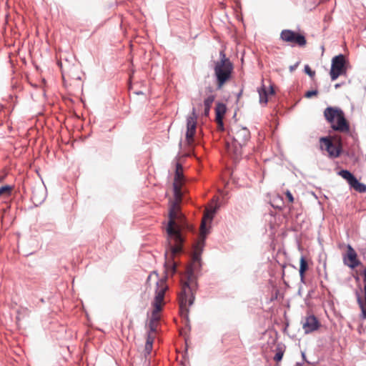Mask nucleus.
<instances>
[{"instance_id":"f257e3e1","label":"nucleus","mask_w":366,"mask_h":366,"mask_svg":"<svg viewBox=\"0 0 366 366\" xmlns=\"http://www.w3.org/2000/svg\"><path fill=\"white\" fill-rule=\"evenodd\" d=\"M216 209H206L200 226V238L194 246L192 263L187 268L185 277L182 279V287L179 294V304L181 315L187 316L189 312L188 307L194 300V293L197 287V278L194 274L201 267L200 256L203 250L204 239L207 234L206 222L211 221Z\"/></svg>"},{"instance_id":"f03ea898","label":"nucleus","mask_w":366,"mask_h":366,"mask_svg":"<svg viewBox=\"0 0 366 366\" xmlns=\"http://www.w3.org/2000/svg\"><path fill=\"white\" fill-rule=\"evenodd\" d=\"M182 199L172 202L169 206V222L166 227L167 243L171 257L179 253L184 242L181 229L184 227V217L180 212L179 203Z\"/></svg>"},{"instance_id":"7ed1b4c3","label":"nucleus","mask_w":366,"mask_h":366,"mask_svg":"<svg viewBox=\"0 0 366 366\" xmlns=\"http://www.w3.org/2000/svg\"><path fill=\"white\" fill-rule=\"evenodd\" d=\"M152 280H157V282L155 296L152 302L153 311L150 321L154 322V323H158L160 320L159 313L165 304L164 298L165 292L168 290V285L166 282L167 278L162 277L161 279H159L158 274L156 272H153L149 275L147 282H150Z\"/></svg>"},{"instance_id":"20e7f679","label":"nucleus","mask_w":366,"mask_h":366,"mask_svg":"<svg viewBox=\"0 0 366 366\" xmlns=\"http://www.w3.org/2000/svg\"><path fill=\"white\" fill-rule=\"evenodd\" d=\"M229 134L232 137L234 142L232 145L227 143V149L228 152H233L237 156L241 153L242 147L246 145L249 140L250 132L247 127L235 122L231 125Z\"/></svg>"},{"instance_id":"39448f33","label":"nucleus","mask_w":366,"mask_h":366,"mask_svg":"<svg viewBox=\"0 0 366 366\" xmlns=\"http://www.w3.org/2000/svg\"><path fill=\"white\" fill-rule=\"evenodd\" d=\"M324 117L334 131L342 133L350 132V124L341 109L328 107L324 111Z\"/></svg>"},{"instance_id":"423d86ee","label":"nucleus","mask_w":366,"mask_h":366,"mask_svg":"<svg viewBox=\"0 0 366 366\" xmlns=\"http://www.w3.org/2000/svg\"><path fill=\"white\" fill-rule=\"evenodd\" d=\"M234 66L231 61H215L214 66V76L217 79V88L221 89L230 81Z\"/></svg>"},{"instance_id":"0eeeda50","label":"nucleus","mask_w":366,"mask_h":366,"mask_svg":"<svg viewBox=\"0 0 366 366\" xmlns=\"http://www.w3.org/2000/svg\"><path fill=\"white\" fill-rule=\"evenodd\" d=\"M320 147L322 150H325L330 158L340 157L342 149V139L340 136L321 137Z\"/></svg>"},{"instance_id":"6e6552de","label":"nucleus","mask_w":366,"mask_h":366,"mask_svg":"<svg viewBox=\"0 0 366 366\" xmlns=\"http://www.w3.org/2000/svg\"><path fill=\"white\" fill-rule=\"evenodd\" d=\"M280 39L292 46L297 45L303 47L307 44V40L304 35L290 29H284L280 33Z\"/></svg>"},{"instance_id":"1a4fd4ad","label":"nucleus","mask_w":366,"mask_h":366,"mask_svg":"<svg viewBox=\"0 0 366 366\" xmlns=\"http://www.w3.org/2000/svg\"><path fill=\"white\" fill-rule=\"evenodd\" d=\"M345 59L342 54L335 56L332 60L330 77L332 81L346 73Z\"/></svg>"},{"instance_id":"9d476101","label":"nucleus","mask_w":366,"mask_h":366,"mask_svg":"<svg viewBox=\"0 0 366 366\" xmlns=\"http://www.w3.org/2000/svg\"><path fill=\"white\" fill-rule=\"evenodd\" d=\"M197 112L193 107L192 114L187 119V132L186 140L188 144H192L194 142V137L196 133Z\"/></svg>"},{"instance_id":"9b49d317","label":"nucleus","mask_w":366,"mask_h":366,"mask_svg":"<svg viewBox=\"0 0 366 366\" xmlns=\"http://www.w3.org/2000/svg\"><path fill=\"white\" fill-rule=\"evenodd\" d=\"M184 183L183 169L179 163L176 164L174 181L173 184L174 197L177 200L182 199V187Z\"/></svg>"},{"instance_id":"f8f14e48","label":"nucleus","mask_w":366,"mask_h":366,"mask_svg":"<svg viewBox=\"0 0 366 366\" xmlns=\"http://www.w3.org/2000/svg\"><path fill=\"white\" fill-rule=\"evenodd\" d=\"M338 174L345 179L351 187L359 192H365L366 186L360 183L356 177L348 170H340Z\"/></svg>"},{"instance_id":"ddd939ff","label":"nucleus","mask_w":366,"mask_h":366,"mask_svg":"<svg viewBox=\"0 0 366 366\" xmlns=\"http://www.w3.org/2000/svg\"><path fill=\"white\" fill-rule=\"evenodd\" d=\"M343 262L351 269H355L361 264L357 254L351 245L348 244L346 252L342 254Z\"/></svg>"},{"instance_id":"4468645a","label":"nucleus","mask_w":366,"mask_h":366,"mask_svg":"<svg viewBox=\"0 0 366 366\" xmlns=\"http://www.w3.org/2000/svg\"><path fill=\"white\" fill-rule=\"evenodd\" d=\"M362 274L364 277V287L362 288L360 287V290L356 291V297L362 317L366 318V267L363 270Z\"/></svg>"},{"instance_id":"2eb2a0df","label":"nucleus","mask_w":366,"mask_h":366,"mask_svg":"<svg viewBox=\"0 0 366 366\" xmlns=\"http://www.w3.org/2000/svg\"><path fill=\"white\" fill-rule=\"evenodd\" d=\"M302 329L305 334H309L317 331L321 327V323L313 315L305 317L302 322Z\"/></svg>"},{"instance_id":"dca6fc26","label":"nucleus","mask_w":366,"mask_h":366,"mask_svg":"<svg viewBox=\"0 0 366 366\" xmlns=\"http://www.w3.org/2000/svg\"><path fill=\"white\" fill-rule=\"evenodd\" d=\"M226 105L223 103H217L215 107L216 122L219 127H223V118L226 113Z\"/></svg>"},{"instance_id":"f3484780","label":"nucleus","mask_w":366,"mask_h":366,"mask_svg":"<svg viewBox=\"0 0 366 366\" xmlns=\"http://www.w3.org/2000/svg\"><path fill=\"white\" fill-rule=\"evenodd\" d=\"M300 276L301 280H302L305 278V274L306 271L308 269V264L306 259L302 256L300 260Z\"/></svg>"},{"instance_id":"a211bd4d","label":"nucleus","mask_w":366,"mask_h":366,"mask_svg":"<svg viewBox=\"0 0 366 366\" xmlns=\"http://www.w3.org/2000/svg\"><path fill=\"white\" fill-rule=\"evenodd\" d=\"M13 190V187L10 185H5L0 187V199L9 197Z\"/></svg>"},{"instance_id":"6ab92c4d","label":"nucleus","mask_w":366,"mask_h":366,"mask_svg":"<svg viewBox=\"0 0 366 366\" xmlns=\"http://www.w3.org/2000/svg\"><path fill=\"white\" fill-rule=\"evenodd\" d=\"M259 94V102L261 103L266 104L267 102V93L265 90V88L262 86L261 89L258 90Z\"/></svg>"},{"instance_id":"aec40b11","label":"nucleus","mask_w":366,"mask_h":366,"mask_svg":"<svg viewBox=\"0 0 366 366\" xmlns=\"http://www.w3.org/2000/svg\"><path fill=\"white\" fill-rule=\"evenodd\" d=\"M214 99H215L214 95L211 94V95L208 96L204 101V107L211 108L212 104H213Z\"/></svg>"},{"instance_id":"412c9836","label":"nucleus","mask_w":366,"mask_h":366,"mask_svg":"<svg viewBox=\"0 0 366 366\" xmlns=\"http://www.w3.org/2000/svg\"><path fill=\"white\" fill-rule=\"evenodd\" d=\"M165 267H166L167 274L171 273V274H173L175 273L176 266H175L174 263H169L168 262H167L165 263Z\"/></svg>"},{"instance_id":"4be33fe9","label":"nucleus","mask_w":366,"mask_h":366,"mask_svg":"<svg viewBox=\"0 0 366 366\" xmlns=\"http://www.w3.org/2000/svg\"><path fill=\"white\" fill-rule=\"evenodd\" d=\"M318 94V91L317 90H311V91H307L305 94V97L306 98H312V97H316L317 96Z\"/></svg>"},{"instance_id":"5701e85b","label":"nucleus","mask_w":366,"mask_h":366,"mask_svg":"<svg viewBox=\"0 0 366 366\" xmlns=\"http://www.w3.org/2000/svg\"><path fill=\"white\" fill-rule=\"evenodd\" d=\"M305 71L306 74H307L310 77H313L315 75V71H312L311 69V68L308 66V65H306L305 66Z\"/></svg>"},{"instance_id":"b1692460","label":"nucleus","mask_w":366,"mask_h":366,"mask_svg":"<svg viewBox=\"0 0 366 366\" xmlns=\"http://www.w3.org/2000/svg\"><path fill=\"white\" fill-rule=\"evenodd\" d=\"M158 323H154V322L150 321L149 322V332L152 333H156L157 327Z\"/></svg>"},{"instance_id":"393cba45","label":"nucleus","mask_w":366,"mask_h":366,"mask_svg":"<svg viewBox=\"0 0 366 366\" xmlns=\"http://www.w3.org/2000/svg\"><path fill=\"white\" fill-rule=\"evenodd\" d=\"M282 357H283V352L282 351H278L274 357V360L276 361V362H280L282 360Z\"/></svg>"},{"instance_id":"a878e982","label":"nucleus","mask_w":366,"mask_h":366,"mask_svg":"<svg viewBox=\"0 0 366 366\" xmlns=\"http://www.w3.org/2000/svg\"><path fill=\"white\" fill-rule=\"evenodd\" d=\"M154 337H155L154 333L149 332L146 342H150L153 345Z\"/></svg>"},{"instance_id":"bb28decb","label":"nucleus","mask_w":366,"mask_h":366,"mask_svg":"<svg viewBox=\"0 0 366 366\" xmlns=\"http://www.w3.org/2000/svg\"><path fill=\"white\" fill-rule=\"evenodd\" d=\"M285 194H286V197H287V198L288 201H289L290 203H293V202H294V197H293V196H292V193H291L290 191H288V190H287V191L285 192Z\"/></svg>"},{"instance_id":"cd10ccee","label":"nucleus","mask_w":366,"mask_h":366,"mask_svg":"<svg viewBox=\"0 0 366 366\" xmlns=\"http://www.w3.org/2000/svg\"><path fill=\"white\" fill-rule=\"evenodd\" d=\"M219 56H220V60H219L218 61H230L228 58L226 57V55H225L224 51H220Z\"/></svg>"},{"instance_id":"c85d7f7f","label":"nucleus","mask_w":366,"mask_h":366,"mask_svg":"<svg viewBox=\"0 0 366 366\" xmlns=\"http://www.w3.org/2000/svg\"><path fill=\"white\" fill-rule=\"evenodd\" d=\"M152 349V344L150 342H146L145 351L147 354H149Z\"/></svg>"},{"instance_id":"c756f323","label":"nucleus","mask_w":366,"mask_h":366,"mask_svg":"<svg viewBox=\"0 0 366 366\" xmlns=\"http://www.w3.org/2000/svg\"><path fill=\"white\" fill-rule=\"evenodd\" d=\"M209 110H210L209 107H208V108L204 107V115L207 117L209 114Z\"/></svg>"},{"instance_id":"7c9ffc66","label":"nucleus","mask_w":366,"mask_h":366,"mask_svg":"<svg viewBox=\"0 0 366 366\" xmlns=\"http://www.w3.org/2000/svg\"><path fill=\"white\" fill-rule=\"evenodd\" d=\"M297 66H298V63H297V64H295L294 66H291L290 67V71H294V70L297 68Z\"/></svg>"},{"instance_id":"2f4dec72","label":"nucleus","mask_w":366,"mask_h":366,"mask_svg":"<svg viewBox=\"0 0 366 366\" xmlns=\"http://www.w3.org/2000/svg\"><path fill=\"white\" fill-rule=\"evenodd\" d=\"M32 199H34V201H38L36 198V192H33L32 193Z\"/></svg>"},{"instance_id":"473e14b6","label":"nucleus","mask_w":366,"mask_h":366,"mask_svg":"<svg viewBox=\"0 0 366 366\" xmlns=\"http://www.w3.org/2000/svg\"><path fill=\"white\" fill-rule=\"evenodd\" d=\"M271 94H273L274 93V90L272 89H271Z\"/></svg>"},{"instance_id":"72a5a7b5","label":"nucleus","mask_w":366,"mask_h":366,"mask_svg":"<svg viewBox=\"0 0 366 366\" xmlns=\"http://www.w3.org/2000/svg\"><path fill=\"white\" fill-rule=\"evenodd\" d=\"M2 124V120L0 119V125Z\"/></svg>"}]
</instances>
